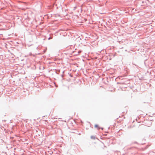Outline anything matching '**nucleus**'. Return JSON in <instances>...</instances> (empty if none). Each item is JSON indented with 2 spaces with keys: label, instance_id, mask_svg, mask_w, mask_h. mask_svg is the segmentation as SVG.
<instances>
[{
  "label": "nucleus",
  "instance_id": "nucleus-1",
  "mask_svg": "<svg viewBox=\"0 0 155 155\" xmlns=\"http://www.w3.org/2000/svg\"><path fill=\"white\" fill-rule=\"evenodd\" d=\"M95 127H98V125H95Z\"/></svg>",
  "mask_w": 155,
  "mask_h": 155
}]
</instances>
